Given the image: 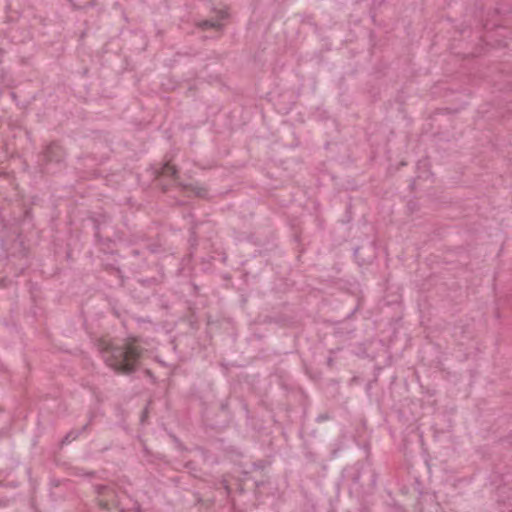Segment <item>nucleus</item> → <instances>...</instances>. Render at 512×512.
<instances>
[{
    "label": "nucleus",
    "instance_id": "nucleus-1",
    "mask_svg": "<svg viewBox=\"0 0 512 512\" xmlns=\"http://www.w3.org/2000/svg\"><path fill=\"white\" fill-rule=\"evenodd\" d=\"M103 359L115 373L130 376L136 373L147 350L140 345L138 337H127L119 343L101 345Z\"/></svg>",
    "mask_w": 512,
    "mask_h": 512
},
{
    "label": "nucleus",
    "instance_id": "nucleus-2",
    "mask_svg": "<svg viewBox=\"0 0 512 512\" xmlns=\"http://www.w3.org/2000/svg\"><path fill=\"white\" fill-rule=\"evenodd\" d=\"M66 152L58 141L45 145L37 155V165L41 173L54 174L65 164Z\"/></svg>",
    "mask_w": 512,
    "mask_h": 512
},
{
    "label": "nucleus",
    "instance_id": "nucleus-3",
    "mask_svg": "<svg viewBox=\"0 0 512 512\" xmlns=\"http://www.w3.org/2000/svg\"><path fill=\"white\" fill-rule=\"evenodd\" d=\"M154 176L157 186L160 187L164 193L170 190L172 184L180 187L182 190L191 189V185L184 184L180 181L179 169L170 161L164 162L160 168L155 169Z\"/></svg>",
    "mask_w": 512,
    "mask_h": 512
},
{
    "label": "nucleus",
    "instance_id": "nucleus-4",
    "mask_svg": "<svg viewBox=\"0 0 512 512\" xmlns=\"http://www.w3.org/2000/svg\"><path fill=\"white\" fill-rule=\"evenodd\" d=\"M95 490L98 495V505L102 510L107 512L112 510H115V512H140V507L136 504L130 509L119 508L115 490L107 485H97Z\"/></svg>",
    "mask_w": 512,
    "mask_h": 512
},
{
    "label": "nucleus",
    "instance_id": "nucleus-5",
    "mask_svg": "<svg viewBox=\"0 0 512 512\" xmlns=\"http://www.w3.org/2000/svg\"><path fill=\"white\" fill-rule=\"evenodd\" d=\"M21 234V230L18 225L13 222L12 224H8L3 221L2 228L0 229V247L5 252L9 249V244L14 242L19 235Z\"/></svg>",
    "mask_w": 512,
    "mask_h": 512
},
{
    "label": "nucleus",
    "instance_id": "nucleus-6",
    "mask_svg": "<svg viewBox=\"0 0 512 512\" xmlns=\"http://www.w3.org/2000/svg\"><path fill=\"white\" fill-rule=\"evenodd\" d=\"M32 208L31 207H22L19 208L18 215H15L13 221L18 225V227H32Z\"/></svg>",
    "mask_w": 512,
    "mask_h": 512
},
{
    "label": "nucleus",
    "instance_id": "nucleus-7",
    "mask_svg": "<svg viewBox=\"0 0 512 512\" xmlns=\"http://www.w3.org/2000/svg\"><path fill=\"white\" fill-rule=\"evenodd\" d=\"M228 13L223 10H219L217 14V19H206L200 22L199 27L203 30L214 29L216 31H220L223 28V24L220 20L227 18Z\"/></svg>",
    "mask_w": 512,
    "mask_h": 512
},
{
    "label": "nucleus",
    "instance_id": "nucleus-8",
    "mask_svg": "<svg viewBox=\"0 0 512 512\" xmlns=\"http://www.w3.org/2000/svg\"><path fill=\"white\" fill-rule=\"evenodd\" d=\"M89 219H90V221L93 224L94 237H95L96 241L98 243H100L102 241V236H101V233H100L101 227L104 224L108 223L109 217L104 215V214H100L98 216L90 217Z\"/></svg>",
    "mask_w": 512,
    "mask_h": 512
},
{
    "label": "nucleus",
    "instance_id": "nucleus-9",
    "mask_svg": "<svg viewBox=\"0 0 512 512\" xmlns=\"http://www.w3.org/2000/svg\"><path fill=\"white\" fill-rule=\"evenodd\" d=\"M203 226H209V222H192L189 228V244L191 248H195L198 245L199 230Z\"/></svg>",
    "mask_w": 512,
    "mask_h": 512
},
{
    "label": "nucleus",
    "instance_id": "nucleus-10",
    "mask_svg": "<svg viewBox=\"0 0 512 512\" xmlns=\"http://www.w3.org/2000/svg\"><path fill=\"white\" fill-rule=\"evenodd\" d=\"M138 289V284L134 283L131 289V295L134 299H136L138 302L143 303L146 302L151 295H153V291L146 290V289Z\"/></svg>",
    "mask_w": 512,
    "mask_h": 512
},
{
    "label": "nucleus",
    "instance_id": "nucleus-11",
    "mask_svg": "<svg viewBox=\"0 0 512 512\" xmlns=\"http://www.w3.org/2000/svg\"><path fill=\"white\" fill-rule=\"evenodd\" d=\"M138 284V289H146L150 291H155V286L157 285V279L154 277L146 278V279H138L135 281Z\"/></svg>",
    "mask_w": 512,
    "mask_h": 512
},
{
    "label": "nucleus",
    "instance_id": "nucleus-12",
    "mask_svg": "<svg viewBox=\"0 0 512 512\" xmlns=\"http://www.w3.org/2000/svg\"><path fill=\"white\" fill-rule=\"evenodd\" d=\"M88 424L84 425L82 427V431L85 430L87 428ZM81 433V430H72L70 432H68L65 437L62 439L61 441V444L62 445H65V444H69L71 443L72 441L76 440L79 435Z\"/></svg>",
    "mask_w": 512,
    "mask_h": 512
},
{
    "label": "nucleus",
    "instance_id": "nucleus-13",
    "mask_svg": "<svg viewBox=\"0 0 512 512\" xmlns=\"http://www.w3.org/2000/svg\"><path fill=\"white\" fill-rule=\"evenodd\" d=\"M104 269L106 271L116 274L120 278L121 286L124 285L125 278L122 274L121 269L118 266H116L114 263H107V264H104Z\"/></svg>",
    "mask_w": 512,
    "mask_h": 512
},
{
    "label": "nucleus",
    "instance_id": "nucleus-14",
    "mask_svg": "<svg viewBox=\"0 0 512 512\" xmlns=\"http://www.w3.org/2000/svg\"><path fill=\"white\" fill-rule=\"evenodd\" d=\"M498 35L504 38V40H502V45L504 47H508L509 43L507 40L512 39V30H509L506 27H499Z\"/></svg>",
    "mask_w": 512,
    "mask_h": 512
},
{
    "label": "nucleus",
    "instance_id": "nucleus-15",
    "mask_svg": "<svg viewBox=\"0 0 512 512\" xmlns=\"http://www.w3.org/2000/svg\"><path fill=\"white\" fill-rule=\"evenodd\" d=\"M146 248L152 254H160V253L164 252V248L158 242L150 243L146 246Z\"/></svg>",
    "mask_w": 512,
    "mask_h": 512
},
{
    "label": "nucleus",
    "instance_id": "nucleus-16",
    "mask_svg": "<svg viewBox=\"0 0 512 512\" xmlns=\"http://www.w3.org/2000/svg\"><path fill=\"white\" fill-rule=\"evenodd\" d=\"M368 472L370 473V480H369L368 486L370 488H374L376 486V474L371 469H368Z\"/></svg>",
    "mask_w": 512,
    "mask_h": 512
},
{
    "label": "nucleus",
    "instance_id": "nucleus-17",
    "mask_svg": "<svg viewBox=\"0 0 512 512\" xmlns=\"http://www.w3.org/2000/svg\"><path fill=\"white\" fill-rule=\"evenodd\" d=\"M352 480H353V482H354V483H356V484H361V485H363V482H362V473H361L360 469H357V472L353 475Z\"/></svg>",
    "mask_w": 512,
    "mask_h": 512
},
{
    "label": "nucleus",
    "instance_id": "nucleus-18",
    "mask_svg": "<svg viewBox=\"0 0 512 512\" xmlns=\"http://www.w3.org/2000/svg\"><path fill=\"white\" fill-rule=\"evenodd\" d=\"M220 410L223 413H229V401H228V399H225V400L221 401V403H220Z\"/></svg>",
    "mask_w": 512,
    "mask_h": 512
},
{
    "label": "nucleus",
    "instance_id": "nucleus-19",
    "mask_svg": "<svg viewBox=\"0 0 512 512\" xmlns=\"http://www.w3.org/2000/svg\"><path fill=\"white\" fill-rule=\"evenodd\" d=\"M143 373L146 377L152 380V383L156 382V377L154 376V373L150 369H144Z\"/></svg>",
    "mask_w": 512,
    "mask_h": 512
},
{
    "label": "nucleus",
    "instance_id": "nucleus-20",
    "mask_svg": "<svg viewBox=\"0 0 512 512\" xmlns=\"http://www.w3.org/2000/svg\"><path fill=\"white\" fill-rule=\"evenodd\" d=\"M220 484H221V486L223 487V489L226 491V493H227L228 495H230V494H231V492H232V489H231V487L229 486L228 481H227V480H225V479H223V480L221 481V483H220Z\"/></svg>",
    "mask_w": 512,
    "mask_h": 512
},
{
    "label": "nucleus",
    "instance_id": "nucleus-21",
    "mask_svg": "<svg viewBox=\"0 0 512 512\" xmlns=\"http://www.w3.org/2000/svg\"><path fill=\"white\" fill-rule=\"evenodd\" d=\"M129 255L134 258H139L142 255V251L139 249H132Z\"/></svg>",
    "mask_w": 512,
    "mask_h": 512
},
{
    "label": "nucleus",
    "instance_id": "nucleus-22",
    "mask_svg": "<svg viewBox=\"0 0 512 512\" xmlns=\"http://www.w3.org/2000/svg\"><path fill=\"white\" fill-rule=\"evenodd\" d=\"M185 467L191 471L195 470V463L193 461H188L186 462Z\"/></svg>",
    "mask_w": 512,
    "mask_h": 512
},
{
    "label": "nucleus",
    "instance_id": "nucleus-23",
    "mask_svg": "<svg viewBox=\"0 0 512 512\" xmlns=\"http://www.w3.org/2000/svg\"><path fill=\"white\" fill-rule=\"evenodd\" d=\"M197 196L199 197H203L205 194H206V190L205 189H199L197 192H196Z\"/></svg>",
    "mask_w": 512,
    "mask_h": 512
},
{
    "label": "nucleus",
    "instance_id": "nucleus-24",
    "mask_svg": "<svg viewBox=\"0 0 512 512\" xmlns=\"http://www.w3.org/2000/svg\"><path fill=\"white\" fill-rule=\"evenodd\" d=\"M237 490H238L240 493H243V492H244V488H243L242 484L237 483Z\"/></svg>",
    "mask_w": 512,
    "mask_h": 512
},
{
    "label": "nucleus",
    "instance_id": "nucleus-25",
    "mask_svg": "<svg viewBox=\"0 0 512 512\" xmlns=\"http://www.w3.org/2000/svg\"><path fill=\"white\" fill-rule=\"evenodd\" d=\"M173 440H174V442H175L179 447H181V445H182V444H181L180 440H179L176 436H173Z\"/></svg>",
    "mask_w": 512,
    "mask_h": 512
},
{
    "label": "nucleus",
    "instance_id": "nucleus-26",
    "mask_svg": "<svg viewBox=\"0 0 512 512\" xmlns=\"http://www.w3.org/2000/svg\"><path fill=\"white\" fill-rule=\"evenodd\" d=\"M190 326H191V328H193V329H197L196 323H195V322H193V321H191V322H190Z\"/></svg>",
    "mask_w": 512,
    "mask_h": 512
},
{
    "label": "nucleus",
    "instance_id": "nucleus-27",
    "mask_svg": "<svg viewBox=\"0 0 512 512\" xmlns=\"http://www.w3.org/2000/svg\"><path fill=\"white\" fill-rule=\"evenodd\" d=\"M332 363H333V359H332V358H328V360H327V364H328L329 366H331V365H332Z\"/></svg>",
    "mask_w": 512,
    "mask_h": 512
}]
</instances>
